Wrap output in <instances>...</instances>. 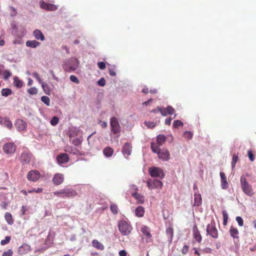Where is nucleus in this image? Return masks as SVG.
<instances>
[{"instance_id":"obj_1","label":"nucleus","mask_w":256,"mask_h":256,"mask_svg":"<svg viewBox=\"0 0 256 256\" xmlns=\"http://www.w3.org/2000/svg\"><path fill=\"white\" fill-rule=\"evenodd\" d=\"M248 173L242 175L240 178V184L242 192L247 196H252L254 192L252 186L248 182L246 176H250Z\"/></svg>"},{"instance_id":"obj_2","label":"nucleus","mask_w":256,"mask_h":256,"mask_svg":"<svg viewBox=\"0 0 256 256\" xmlns=\"http://www.w3.org/2000/svg\"><path fill=\"white\" fill-rule=\"evenodd\" d=\"M53 194L55 196L62 198L74 197L78 194L76 190L72 188H68L54 192Z\"/></svg>"},{"instance_id":"obj_3","label":"nucleus","mask_w":256,"mask_h":256,"mask_svg":"<svg viewBox=\"0 0 256 256\" xmlns=\"http://www.w3.org/2000/svg\"><path fill=\"white\" fill-rule=\"evenodd\" d=\"M32 156L30 150L27 148H24L19 160L22 166L30 164Z\"/></svg>"},{"instance_id":"obj_4","label":"nucleus","mask_w":256,"mask_h":256,"mask_svg":"<svg viewBox=\"0 0 256 256\" xmlns=\"http://www.w3.org/2000/svg\"><path fill=\"white\" fill-rule=\"evenodd\" d=\"M118 230L122 235L128 236L132 230L131 224L125 220H122L118 222Z\"/></svg>"},{"instance_id":"obj_5","label":"nucleus","mask_w":256,"mask_h":256,"mask_svg":"<svg viewBox=\"0 0 256 256\" xmlns=\"http://www.w3.org/2000/svg\"><path fill=\"white\" fill-rule=\"evenodd\" d=\"M207 234H209L214 238H218V234L217 229L216 228V224L214 220H212L210 224H208L206 226Z\"/></svg>"},{"instance_id":"obj_6","label":"nucleus","mask_w":256,"mask_h":256,"mask_svg":"<svg viewBox=\"0 0 256 256\" xmlns=\"http://www.w3.org/2000/svg\"><path fill=\"white\" fill-rule=\"evenodd\" d=\"M148 172L150 176L153 178H159L162 179L164 176L162 170L158 167L150 168Z\"/></svg>"},{"instance_id":"obj_7","label":"nucleus","mask_w":256,"mask_h":256,"mask_svg":"<svg viewBox=\"0 0 256 256\" xmlns=\"http://www.w3.org/2000/svg\"><path fill=\"white\" fill-rule=\"evenodd\" d=\"M78 62L75 58H72L70 60L69 64H66L64 66L65 70L70 72L74 71L78 67Z\"/></svg>"},{"instance_id":"obj_8","label":"nucleus","mask_w":256,"mask_h":256,"mask_svg":"<svg viewBox=\"0 0 256 256\" xmlns=\"http://www.w3.org/2000/svg\"><path fill=\"white\" fill-rule=\"evenodd\" d=\"M110 127L112 132L117 134L120 132V126L118 122V120L116 117H112L110 118Z\"/></svg>"},{"instance_id":"obj_9","label":"nucleus","mask_w":256,"mask_h":256,"mask_svg":"<svg viewBox=\"0 0 256 256\" xmlns=\"http://www.w3.org/2000/svg\"><path fill=\"white\" fill-rule=\"evenodd\" d=\"M148 187L152 190L154 188L161 189L162 187L163 184L160 180L154 179V180H149L146 182Z\"/></svg>"},{"instance_id":"obj_10","label":"nucleus","mask_w":256,"mask_h":256,"mask_svg":"<svg viewBox=\"0 0 256 256\" xmlns=\"http://www.w3.org/2000/svg\"><path fill=\"white\" fill-rule=\"evenodd\" d=\"M26 177L28 180L36 182L40 180L41 174L38 170H31L28 173Z\"/></svg>"},{"instance_id":"obj_11","label":"nucleus","mask_w":256,"mask_h":256,"mask_svg":"<svg viewBox=\"0 0 256 256\" xmlns=\"http://www.w3.org/2000/svg\"><path fill=\"white\" fill-rule=\"evenodd\" d=\"M4 152L7 154H12L16 151V146L14 142H7L3 146Z\"/></svg>"},{"instance_id":"obj_12","label":"nucleus","mask_w":256,"mask_h":256,"mask_svg":"<svg viewBox=\"0 0 256 256\" xmlns=\"http://www.w3.org/2000/svg\"><path fill=\"white\" fill-rule=\"evenodd\" d=\"M40 4L42 8L46 10L54 11L56 10L58 8L54 4L46 3L44 2V0H40Z\"/></svg>"},{"instance_id":"obj_13","label":"nucleus","mask_w":256,"mask_h":256,"mask_svg":"<svg viewBox=\"0 0 256 256\" xmlns=\"http://www.w3.org/2000/svg\"><path fill=\"white\" fill-rule=\"evenodd\" d=\"M158 155V158L164 161L168 160L170 157V154L168 150L164 148L159 150Z\"/></svg>"},{"instance_id":"obj_14","label":"nucleus","mask_w":256,"mask_h":256,"mask_svg":"<svg viewBox=\"0 0 256 256\" xmlns=\"http://www.w3.org/2000/svg\"><path fill=\"white\" fill-rule=\"evenodd\" d=\"M64 176L62 174H56L52 178V182L55 186H59L64 182Z\"/></svg>"},{"instance_id":"obj_15","label":"nucleus","mask_w":256,"mask_h":256,"mask_svg":"<svg viewBox=\"0 0 256 256\" xmlns=\"http://www.w3.org/2000/svg\"><path fill=\"white\" fill-rule=\"evenodd\" d=\"M69 160V156L66 153L60 154L56 156L57 162L60 165L68 162Z\"/></svg>"},{"instance_id":"obj_16","label":"nucleus","mask_w":256,"mask_h":256,"mask_svg":"<svg viewBox=\"0 0 256 256\" xmlns=\"http://www.w3.org/2000/svg\"><path fill=\"white\" fill-rule=\"evenodd\" d=\"M132 146L130 144L126 142L122 147V152L126 158L132 152Z\"/></svg>"},{"instance_id":"obj_17","label":"nucleus","mask_w":256,"mask_h":256,"mask_svg":"<svg viewBox=\"0 0 256 256\" xmlns=\"http://www.w3.org/2000/svg\"><path fill=\"white\" fill-rule=\"evenodd\" d=\"M15 126L18 131H23L26 130L27 124L22 120H18L15 122Z\"/></svg>"},{"instance_id":"obj_18","label":"nucleus","mask_w":256,"mask_h":256,"mask_svg":"<svg viewBox=\"0 0 256 256\" xmlns=\"http://www.w3.org/2000/svg\"><path fill=\"white\" fill-rule=\"evenodd\" d=\"M192 234H193V236H194V238L198 242L200 243L202 240V236L200 234V232L198 230L196 226H194L193 228Z\"/></svg>"},{"instance_id":"obj_19","label":"nucleus","mask_w":256,"mask_h":256,"mask_svg":"<svg viewBox=\"0 0 256 256\" xmlns=\"http://www.w3.org/2000/svg\"><path fill=\"white\" fill-rule=\"evenodd\" d=\"M141 232L146 236V239L150 238H152V234L150 232V228L148 226L143 225L141 227Z\"/></svg>"},{"instance_id":"obj_20","label":"nucleus","mask_w":256,"mask_h":256,"mask_svg":"<svg viewBox=\"0 0 256 256\" xmlns=\"http://www.w3.org/2000/svg\"><path fill=\"white\" fill-rule=\"evenodd\" d=\"M220 176L221 178V186L222 188L226 189L228 186V183L227 182L226 175L223 172H220Z\"/></svg>"},{"instance_id":"obj_21","label":"nucleus","mask_w":256,"mask_h":256,"mask_svg":"<svg viewBox=\"0 0 256 256\" xmlns=\"http://www.w3.org/2000/svg\"><path fill=\"white\" fill-rule=\"evenodd\" d=\"M33 34L34 38L38 40H41L42 41L44 40V36L42 32L39 30H36L33 32Z\"/></svg>"},{"instance_id":"obj_22","label":"nucleus","mask_w":256,"mask_h":256,"mask_svg":"<svg viewBox=\"0 0 256 256\" xmlns=\"http://www.w3.org/2000/svg\"><path fill=\"white\" fill-rule=\"evenodd\" d=\"M166 234L170 242H172L174 236V230L170 227H168L166 229Z\"/></svg>"},{"instance_id":"obj_23","label":"nucleus","mask_w":256,"mask_h":256,"mask_svg":"<svg viewBox=\"0 0 256 256\" xmlns=\"http://www.w3.org/2000/svg\"><path fill=\"white\" fill-rule=\"evenodd\" d=\"M114 149L110 146L105 148L103 150V154L106 157H110L114 154Z\"/></svg>"},{"instance_id":"obj_24","label":"nucleus","mask_w":256,"mask_h":256,"mask_svg":"<svg viewBox=\"0 0 256 256\" xmlns=\"http://www.w3.org/2000/svg\"><path fill=\"white\" fill-rule=\"evenodd\" d=\"M144 208L142 206H138L135 210V214L138 217H142L144 214Z\"/></svg>"},{"instance_id":"obj_25","label":"nucleus","mask_w":256,"mask_h":256,"mask_svg":"<svg viewBox=\"0 0 256 256\" xmlns=\"http://www.w3.org/2000/svg\"><path fill=\"white\" fill-rule=\"evenodd\" d=\"M132 196L136 200L138 204H142L144 202V198L140 194L137 192H134L132 194Z\"/></svg>"},{"instance_id":"obj_26","label":"nucleus","mask_w":256,"mask_h":256,"mask_svg":"<svg viewBox=\"0 0 256 256\" xmlns=\"http://www.w3.org/2000/svg\"><path fill=\"white\" fill-rule=\"evenodd\" d=\"M194 206H198L202 203V196L201 195L199 194H195L194 195Z\"/></svg>"},{"instance_id":"obj_27","label":"nucleus","mask_w":256,"mask_h":256,"mask_svg":"<svg viewBox=\"0 0 256 256\" xmlns=\"http://www.w3.org/2000/svg\"><path fill=\"white\" fill-rule=\"evenodd\" d=\"M92 245L94 248L100 250H103L104 248L103 244L96 240H94L92 241Z\"/></svg>"},{"instance_id":"obj_28","label":"nucleus","mask_w":256,"mask_h":256,"mask_svg":"<svg viewBox=\"0 0 256 256\" xmlns=\"http://www.w3.org/2000/svg\"><path fill=\"white\" fill-rule=\"evenodd\" d=\"M40 43L36 40H28L26 42V46L28 47H30L32 48H36L38 46H40Z\"/></svg>"},{"instance_id":"obj_29","label":"nucleus","mask_w":256,"mask_h":256,"mask_svg":"<svg viewBox=\"0 0 256 256\" xmlns=\"http://www.w3.org/2000/svg\"><path fill=\"white\" fill-rule=\"evenodd\" d=\"M1 124L10 130L12 127V122L8 118H3Z\"/></svg>"},{"instance_id":"obj_30","label":"nucleus","mask_w":256,"mask_h":256,"mask_svg":"<svg viewBox=\"0 0 256 256\" xmlns=\"http://www.w3.org/2000/svg\"><path fill=\"white\" fill-rule=\"evenodd\" d=\"M238 230L234 226H230V234L233 238H238Z\"/></svg>"},{"instance_id":"obj_31","label":"nucleus","mask_w":256,"mask_h":256,"mask_svg":"<svg viewBox=\"0 0 256 256\" xmlns=\"http://www.w3.org/2000/svg\"><path fill=\"white\" fill-rule=\"evenodd\" d=\"M166 140V138L164 135L160 134L156 138V142L159 146H162Z\"/></svg>"},{"instance_id":"obj_32","label":"nucleus","mask_w":256,"mask_h":256,"mask_svg":"<svg viewBox=\"0 0 256 256\" xmlns=\"http://www.w3.org/2000/svg\"><path fill=\"white\" fill-rule=\"evenodd\" d=\"M14 84L15 86L21 88L23 86V82L18 77L14 76Z\"/></svg>"},{"instance_id":"obj_33","label":"nucleus","mask_w":256,"mask_h":256,"mask_svg":"<svg viewBox=\"0 0 256 256\" xmlns=\"http://www.w3.org/2000/svg\"><path fill=\"white\" fill-rule=\"evenodd\" d=\"M4 218L6 221L9 224L12 225L14 224V220L12 214L10 213L6 212L4 216Z\"/></svg>"},{"instance_id":"obj_34","label":"nucleus","mask_w":256,"mask_h":256,"mask_svg":"<svg viewBox=\"0 0 256 256\" xmlns=\"http://www.w3.org/2000/svg\"><path fill=\"white\" fill-rule=\"evenodd\" d=\"M42 85V87L44 91V92L46 94L50 95V90L49 86L48 84L44 82L40 84Z\"/></svg>"},{"instance_id":"obj_35","label":"nucleus","mask_w":256,"mask_h":256,"mask_svg":"<svg viewBox=\"0 0 256 256\" xmlns=\"http://www.w3.org/2000/svg\"><path fill=\"white\" fill-rule=\"evenodd\" d=\"M12 90L10 88H3L2 90V95L4 96H8L12 94Z\"/></svg>"},{"instance_id":"obj_36","label":"nucleus","mask_w":256,"mask_h":256,"mask_svg":"<svg viewBox=\"0 0 256 256\" xmlns=\"http://www.w3.org/2000/svg\"><path fill=\"white\" fill-rule=\"evenodd\" d=\"M159 147H160V146L158 145L156 146V144H154V143L151 144L152 150V152L154 153H156L158 154V150H162V149H160L159 148Z\"/></svg>"},{"instance_id":"obj_37","label":"nucleus","mask_w":256,"mask_h":256,"mask_svg":"<svg viewBox=\"0 0 256 256\" xmlns=\"http://www.w3.org/2000/svg\"><path fill=\"white\" fill-rule=\"evenodd\" d=\"M41 100L44 103L46 106H50V99L47 96H42L41 98Z\"/></svg>"},{"instance_id":"obj_38","label":"nucleus","mask_w":256,"mask_h":256,"mask_svg":"<svg viewBox=\"0 0 256 256\" xmlns=\"http://www.w3.org/2000/svg\"><path fill=\"white\" fill-rule=\"evenodd\" d=\"M238 155L236 154H234L232 155V168H234L236 164L238 162Z\"/></svg>"},{"instance_id":"obj_39","label":"nucleus","mask_w":256,"mask_h":256,"mask_svg":"<svg viewBox=\"0 0 256 256\" xmlns=\"http://www.w3.org/2000/svg\"><path fill=\"white\" fill-rule=\"evenodd\" d=\"M183 122L180 120H176L173 122V127L178 128L180 126H183Z\"/></svg>"},{"instance_id":"obj_40","label":"nucleus","mask_w":256,"mask_h":256,"mask_svg":"<svg viewBox=\"0 0 256 256\" xmlns=\"http://www.w3.org/2000/svg\"><path fill=\"white\" fill-rule=\"evenodd\" d=\"M78 130H76V129L70 130V133L68 134V136L70 138H74V137L76 136L78 134Z\"/></svg>"},{"instance_id":"obj_41","label":"nucleus","mask_w":256,"mask_h":256,"mask_svg":"<svg viewBox=\"0 0 256 256\" xmlns=\"http://www.w3.org/2000/svg\"><path fill=\"white\" fill-rule=\"evenodd\" d=\"M28 92L31 95L36 94L38 93V90L35 87H32L28 90Z\"/></svg>"},{"instance_id":"obj_42","label":"nucleus","mask_w":256,"mask_h":256,"mask_svg":"<svg viewBox=\"0 0 256 256\" xmlns=\"http://www.w3.org/2000/svg\"><path fill=\"white\" fill-rule=\"evenodd\" d=\"M222 216H223V224L224 226H226L228 222V215L226 211L222 212Z\"/></svg>"},{"instance_id":"obj_43","label":"nucleus","mask_w":256,"mask_h":256,"mask_svg":"<svg viewBox=\"0 0 256 256\" xmlns=\"http://www.w3.org/2000/svg\"><path fill=\"white\" fill-rule=\"evenodd\" d=\"M157 110L158 112H160L162 116H166L168 114L166 110V108H162L159 106L157 107Z\"/></svg>"},{"instance_id":"obj_44","label":"nucleus","mask_w":256,"mask_h":256,"mask_svg":"<svg viewBox=\"0 0 256 256\" xmlns=\"http://www.w3.org/2000/svg\"><path fill=\"white\" fill-rule=\"evenodd\" d=\"M43 191V188H38L36 189L35 188H32L31 190H28V192L30 194L32 192H36V193H40Z\"/></svg>"},{"instance_id":"obj_45","label":"nucleus","mask_w":256,"mask_h":256,"mask_svg":"<svg viewBox=\"0 0 256 256\" xmlns=\"http://www.w3.org/2000/svg\"><path fill=\"white\" fill-rule=\"evenodd\" d=\"M110 210L114 214H116L118 212V206L115 204H111Z\"/></svg>"},{"instance_id":"obj_46","label":"nucleus","mask_w":256,"mask_h":256,"mask_svg":"<svg viewBox=\"0 0 256 256\" xmlns=\"http://www.w3.org/2000/svg\"><path fill=\"white\" fill-rule=\"evenodd\" d=\"M12 75V73L8 70H6L3 72L4 78V80H8Z\"/></svg>"},{"instance_id":"obj_47","label":"nucleus","mask_w":256,"mask_h":256,"mask_svg":"<svg viewBox=\"0 0 256 256\" xmlns=\"http://www.w3.org/2000/svg\"><path fill=\"white\" fill-rule=\"evenodd\" d=\"M72 144L75 146H78L82 142V140L80 138H76L72 140Z\"/></svg>"},{"instance_id":"obj_48","label":"nucleus","mask_w":256,"mask_h":256,"mask_svg":"<svg viewBox=\"0 0 256 256\" xmlns=\"http://www.w3.org/2000/svg\"><path fill=\"white\" fill-rule=\"evenodd\" d=\"M167 113L168 114H172L175 112V110L172 106H168L166 108Z\"/></svg>"},{"instance_id":"obj_49","label":"nucleus","mask_w":256,"mask_h":256,"mask_svg":"<svg viewBox=\"0 0 256 256\" xmlns=\"http://www.w3.org/2000/svg\"><path fill=\"white\" fill-rule=\"evenodd\" d=\"M248 155L250 160L251 162H254V154L252 151L251 150H248Z\"/></svg>"},{"instance_id":"obj_50","label":"nucleus","mask_w":256,"mask_h":256,"mask_svg":"<svg viewBox=\"0 0 256 256\" xmlns=\"http://www.w3.org/2000/svg\"><path fill=\"white\" fill-rule=\"evenodd\" d=\"M59 122V119L57 116H54L50 120V124L52 126L56 125Z\"/></svg>"},{"instance_id":"obj_51","label":"nucleus","mask_w":256,"mask_h":256,"mask_svg":"<svg viewBox=\"0 0 256 256\" xmlns=\"http://www.w3.org/2000/svg\"><path fill=\"white\" fill-rule=\"evenodd\" d=\"M10 238H11L10 236H6L4 240H1L0 244L2 246H4V245L8 244L10 242Z\"/></svg>"},{"instance_id":"obj_52","label":"nucleus","mask_w":256,"mask_h":256,"mask_svg":"<svg viewBox=\"0 0 256 256\" xmlns=\"http://www.w3.org/2000/svg\"><path fill=\"white\" fill-rule=\"evenodd\" d=\"M32 76L40 84L41 83H42V82H43L42 80L40 78L39 74H38V73L36 72H34V73H32Z\"/></svg>"},{"instance_id":"obj_53","label":"nucleus","mask_w":256,"mask_h":256,"mask_svg":"<svg viewBox=\"0 0 256 256\" xmlns=\"http://www.w3.org/2000/svg\"><path fill=\"white\" fill-rule=\"evenodd\" d=\"M144 124L148 128H154L156 126V124L152 122H146Z\"/></svg>"},{"instance_id":"obj_54","label":"nucleus","mask_w":256,"mask_h":256,"mask_svg":"<svg viewBox=\"0 0 256 256\" xmlns=\"http://www.w3.org/2000/svg\"><path fill=\"white\" fill-rule=\"evenodd\" d=\"M13 254V251L12 249H9L7 251H5L2 254V256H12Z\"/></svg>"},{"instance_id":"obj_55","label":"nucleus","mask_w":256,"mask_h":256,"mask_svg":"<svg viewBox=\"0 0 256 256\" xmlns=\"http://www.w3.org/2000/svg\"><path fill=\"white\" fill-rule=\"evenodd\" d=\"M184 135L185 138L191 139L192 137L193 134L190 132L186 131L184 132Z\"/></svg>"},{"instance_id":"obj_56","label":"nucleus","mask_w":256,"mask_h":256,"mask_svg":"<svg viewBox=\"0 0 256 256\" xmlns=\"http://www.w3.org/2000/svg\"><path fill=\"white\" fill-rule=\"evenodd\" d=\"M70 80L72 82L76 83V84H79L80 81L78 79L76 78V76L74 75H72L70 76Z\"/></svg>"},{"instance_id":"obj_57","label":"nucleus","mask_w":256,"mask_h":256,"mask_svg":"<svg viewBox=\"0 0 256 256\" xmlns=\"http://www.w3.org/2000/svg\"><path fill=\"white\" fill-rule=\"evenodd\" d=\"M236 220L240 226H244V220L240 216H236Z\"/></svg>"},{"instance_id":"obj_58","label":"nucleus","mask_w":256,"mask_h":256,"mask_svg":"<svg viewBox=\"0 0 256 256\" xmlns=\"http://www.w3.org/2000/svg\"><path fill=\"white\" fill-rule=\"evenodd\" d=\"M9 8H10V12H11L10 15L12 16H16L17 14V12H16V9L12 6H10Z\"/></svg>"},{"instance_id":"obj_59","label":"nucleus","mask_w":256,"mask_h":256,"mask_svg":"<svg viewBox=\"0 0 256 256\" xmlns=\"http://www.w3.org/2000/svg\"><path fill=\"white\" fill-rule=\"evenodd\" d=\"M22 248H24L25 250L28 251L30 250V247L26 244H23L20 247L19 251L21 252Z\"/></svg>"},{"instance_id":"obj_60","label":"nucleus","mask_w":256,"mask_h":256,"mask_svg":"<svg viewBox=\"0 0 256 256\" xmlns=\"http://www.w3.org/2000/svg\"><path fill=\"white\" fill-rule=\"evenodd\" d=\"M189 250V246L186 245H184L182 249V252L184 254H186L188 253Z\"/></svg>"},{"instance_id":"obj_61","label":"nucleus","mask_w":256,"mask_h":256,"mask_svg":"<svg viewBox=\"0 0 256 256\" xmlns=\"http://www.w3.org/2000/svg\"><path fill=\"white\" fill-rule=\"evenodd\" d=\"M98 66L100 70H104L106 68V64L104 62H98Z\"/></svg>"},{"instance_id":"obj_62","label":"nucleus","mask_w":256,"mask_h":256,"mask_svg":"<svg viewBox=\"0 0 256 256\" xmlns=\"http://www.w3.org/2000/svg\"><path fill=\"white\" fill-rule=\"evenodd\" d=\"M99 86H103L106 84V80L104 78H101L98 82Z\"/></svg>"},{"instance_id":"obj_63","label":"nucleus","mask_w":256,"mask_h":256,"mask_svg":"<svg viewBox=\"0 0 256 256\" xmlns=\"http://www.w3.org/2000/svg\"><path fill=\"white\" fill-rule=\"evenodd\" d=\"M211 252H212V249L210 248H206L202 250V252L204 254L210 253Z\"/></svg>"},{"instance_id":"obj_64","label":"nucleus","mask_w":256,"mask_h":256,"mask_svg":"<svg viewBox=\"0 0 256 256\" xmlns=\"http://www.w3.org/2000/svg\"><path fill=\"white\" fill-rule=\"evenodd\" d=\"M119 256H126L127 253L125 250H121L119 252Z\"/></svg>"}]
</instances>
